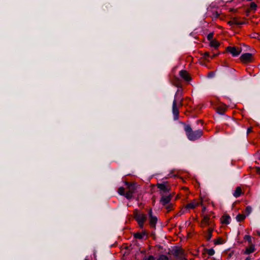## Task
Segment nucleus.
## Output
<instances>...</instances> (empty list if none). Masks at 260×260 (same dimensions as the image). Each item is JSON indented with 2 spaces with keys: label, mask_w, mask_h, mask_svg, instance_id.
Listing matches in <instances>:
<instances>
[{
  "label": "nucleus",
  "mask_w": 260,
  "mask_h": 260,
  "mask_svg": "<svg viewBox=\"0 0 260 260\" xmlns=\"http://www.w3.org/2000/svg\"><path fill=\"white\" fill-rule=\"evenodd\" d=\"M175 86L179 87L175 95L172 105V112L174 120H178L179 117V108L183 105L182 89L180 87V82L178 80L176 82H172Z\"/></svg>",
  "instance_id": "obj_1"
},
{
  "label": "nucleus",
  "mask_w": 260,
  "mask_h": 260,
  "mask_svg": "<svg viewBox=\"0 0 260 260\" xmlns=\"http://www.w3.org/2000/svg\"><path fill=\"white\" fill-rule=\"evenodd\" d=\"M126 185V190L125 192V188L123 187H120L118 189V192L121 196H124L126 199H130L133 197V193L136 189V185L134 183H130L127 182H125Z\"/></svg>",
  "instance_id": "obj_2"
},
{
  "label": "nucleus",
  "mask_w": 260,
  "mask_h": 260,
  "mask_svg": "<svg viewBox=\"0 0 260 260\" xmlns=\"http://www.w3.org/2000/svg\"><path fill=\"white\" fill-rule=\"evenodd\" d=\"M184 130L188 139L190 141H195L199 139L203 134L202 129L193 131L189 125H187L185 126Z\"/></svg>",
  "instance_id": "obj_3"
},
{
  "label": "nucleus",
  "mask_w": 260,
  "mask_h": 260,
  "mask_svg": "<svg viewBox=\"0 0 260 260\" xmlns=\"http://www.w3.org/2000/svg\"><path fill=\"white\" fill-rule=\"evenodd\" d=\"M134 216L139 226L141 228H143L144 222L147 219V215L138 210H135L134 212Z\"/></svg>",
  "instance_id": "obj_4"
},
{
  "label": "nucleus",
  "mask_w": 260,
  "mask_h": 260,
  "mask_svg": "<svg viewBox=\"0 0 260 260\" xmlns=\"http://www.w3.org/2000/svg\"><path fill=\"white\" fill-rule=\"evenodd\" d=\"M211 214H213V212H211L210 214H205L203 215V218L201 222V226L202 228H204L206 226H210V227H213L214 226L213 218L214 216L211 218Z\"/></svg>",
  "instance_id": "obj_5"
},
{
  "label": "nucleus",
  "mask_w": 260,
  "mask_h": 260,
  "mask_svg": "<svg viewBox=\"0 0 260 260\" xmlns=\"http://www.w3.org/2000/svg\"><path fill=\"white\" fill-rule=\"evenodd\" d=\"M202 203V201L200 202L197 200L192 201L190 203L187 204L183 209H182V210L180 211L179 215H181V214L187 212V210L194 209L197 207L199 206L200 204L203 206Z\"/></svg>",
  "instance_id": "obj_6"
},
{
  "label": "nucleus",
  "mask_w": 260,
  "mask_h": 260,
  "mask_svg": "<svg viewBox=\"0 0 260 260\" xmlns=\"http://www.w3.org/2000/svg\"><path fill=\"white\" fill-rule=\"evenodd\" d=\"M156 186L157 188L159 189V193L160 195L169 193L170 187L167 183H158Z\"/></svg>",
  "instance_id": "obj_7"
},
{
  "label": "nucleus",
  "mask_w": 260,
  "mask_h": 260,
  "mask_svg": "<svg viewBox=\"0 0 260 260\" xmlns=\"http://www.w3.org/2000/svg\"><path fill=\"white\" fill-rule=\"evenodd\" d=\"M226 51L230 53L233 56H237L240 54L241 49L239 47H236L235 46H229L226 48Z\"/></svg>",
  "instance_id": "obj_8"
},
{
  "label": "nucleus",
  "mask_w": 260,
  "mask_h": 260,
  "mask_svg": "<svg viewBox=\"0 0 260 260\" xmlns=\"http://www.w3.org/2000/svg\"><path fill=\"white\" fill-rule=\"evenodd\" d=\"M240 59L244 63L250 62L252 60V54L249 53H244L241 55Z\"/></svg>",
  "instance_id": "obj_9"
},
{
  "label": "nucleus",
  "mask_w": 260,
  "mask_h": 260,
  "mask_svg": "<svg viewBox=\"0 0 260 260\" xmlns=\"http://www.w3.org/2000/svg\"><path fill=\"white\" fill-rule=\"evenodd\" d=\"M171 199L172 196L170 193L161 195L160 203L162 206H165L170 203Z\"/></svg>",
  "instance_id": "obj_10"
},
{
  "label": "nucleus",
  "mask_w": 260,
  "mask_h": 260,
  "mask_svg": "<svg viewBox=\"0 0 260 260\" xmlns=\"http://www.w3.org/2000/svg\"><path fill=\"white\" fill-rule=\"evenodd\" d=\"M179 75L181 78L185 81H188L190 80V77L189 74L186 71L181 70L179 72Z\"/></svg>",
  "instance_id": "obj_11"
},
{
  "label": "nucleus",
  "mask_w": 260,
  "mask_h": 260,
  "mask_svg": "<svg viewBox=\"0 0 260 260\" xmlns=\"http://www.w3.org/2000/svg\"><path fill=\"white\" fill-rule=\"evenodd\" d=\"M228 24L230 26H233V25H242L245 23L244 22L239 21L237 18L234 17L231 20L228 21Z\"/></svg>",
  "instance_id": "obj_12"
},
{
  "label": "nucleus",
  "mask_w": 260,
  "mask_h": 260,
  "mask_svg": "<svg viewBox=\"0 0 260 260\" xmlns=\"http://www.w3.org/2000/svg\"><path fill=\"white\" fill-rule=\"evenodd\" d=\"M231 220L230 216L228 215H224L221 218V222L223 224H228L230 223Z\"/></svg>",
  "instance_id": "obj_13"
},
{
  "label": "nucleus",
  "mask_w": 260,
  "mask_h": 260,
  "mask_svg": "<svg viewBox=\"0 0 260 260\" xmlns=\"http://www.w3.org/2000/svg\"><path fill=\"white\" fill-rule=\"evenodd\" d=\"M243 193L242 189L240 186L236 188L235 190L234 191L233 194L235 198L239 197Z\"/></svg>",
  "instance_id": "obj_14"
},
{
  "label": "nucleus",
  "mask_w": 260,
  "mask_h": 260,
  "mask_svg": "<svg viewBox=\"0 0 260 260\" xmlns=\"http://www.w3.org/2000/svg\"><path fill=\"white\" fill-rule=\"evenodd\" d=\"M157 221V218L156 216H153L149 218V224L150 225L154 228Z\"/></svg>",
  "instance_id": "obj_15"
},
{
  "label": "nucleus",
  "mask_w": 260,
  "mask_h": 260,
  "mask_svg": "<svg viewBox=\"0 0 260 260\" xmlns=\"http://www.w3.org/2000/svg\"><path fill=\"white\" fill-rule=\"evenodd\" d=\"M175 255L179 257L180 260H183L185 258V255L181 250H177L175 252Z\"/></svg>",
  "instance_id": "obj_16"
},
{
  "label": "nucleus",
  "mask_w": 260,
  "mask_h": 260,
  "mask_svg": "<svg viewBox=\"0 0 260 260\" xmlns=\"http://www.w3.org/2000/svg\"><path fill=\"white\" fill-rule=\"evenodd\" d=\"M219 43L216 40H211L210 41V45L211 47L217 49L219 46Z\"/></svg>",
  "instance_id": "obj_17"
},
{
  "label": "nucleus",
  "mask_w": 260,
  "mask_h": 260,
  "mask_svg": "<svg viewBox=\"0 0 260 260\" xmlns=\"http://www.w3.org/2000/svg\"><path fill=\"white\" fill-rule=\"evenodd\" d=\"M227 109V107L225 105H221L218 107V112L220 114H223Z\"/></svg>",
  "instance_id": "obj_18"
},
{
  "label": "nucleus",
  "mask_w": 260,
  "mask_h": 260,
  "mask_svg": "<svg viewBox=\"0 0 260 260\" xmlns=\"http://www.w3.org/2000/svg\"><path fill=\"white\" fill-rule=\"evenodd\" d=\"M255 250V248H254V246L253 245H251L250 246H249V247H247L245 252H244V253L245 254H249L250 253H251L252 252H253Z\"/></svg>",
  "instance_id": "obj_19"
},
{
  "label": "nucleus",
  "mask_w": 260,
  "mask_h": 260,
  "mask_svg": "<svg viewBox=\"0 0 260 260\" xmlns=\"http://www.w3.org/2000/svg\"><path fill=\"white\" fill-rule=\"evenodd\" d=\"M165 207V208L167 210L168 212L171 211L173 210L174 209V205L172 203H169V204H167V205H165L164 206Z\"/></svg>",
  "instance_id": "obj_20"
},
{
  "label": "nucleus",
  "mask_w": 260,
  "mask_h": 260,
  "mask_svg": "<svg viewBox=\"0 0 260 260\" xmlns=\"http://www.w3.org/2000/svg\"><path fill=\"white\" fill-rule=\"evenodd\" d=\"M145 236V233H136L134 234L135 238L137 239H142Z\"/></svg>",
  "instance_id": "obj_21"
},
{
  "label": "nucleus",
  "mask_w": 260,
  "mask_h": 260,
  "mask_svg": "<svg viewBox=\"0 0 260 260\" xmlns=\"http://www.w3.org/2000/svg\"><path fill=\"white\" fill-rule=\"evenodd\" d=\"M213 231V227H210L208 230V233H207V237H206V238L208 240H210V239L212 237V233Z\"/></svg>",
  "instance_id": "obj_22"
},
{
  "label": "nucleus",
  "mask_w": 260,
  "mask_h": 260,
  "mask_svg": "<svg viewBox=\"0 0 260 260\" xmlns=\"http://www.w3.org/2000/svg\"><path fill=\"white\" fill-rule=\"evenodd\" d=\"M245 217H246L245 215L242 214H239L236 216V219L238 221L240 222V221L244 220L245 219Z\"/></svg>",
  "instance_id": "obj_23"
},
{
  "label": "nucleus",
  "mask_w": 260,
  "mask_h": 260,
  "mask_svg": "<svg viewBox=\"0 0 260 260\" xmlns=\"http://www.w3.org/2000/svg\"><path fill=\"white\" fill-rule=\"evenodd\" d=\"M217 54H213L212 56H210L209 53L208 52H206L204 53L203 57L206 59L207 60L208 58L210 57L211 58H213L215 56H217Z\"/></svg>",
  "instance_id": "obj_24"
},
{
  "label": "nucleus",
  "mask_w": 260,
  "mask_h": 260,
  "mask_svg": "<svg viewBox=\"0 0 260 260\" xmlns=\"http://www.w3.org/2000/svg\"><path fill=\"white\" fill-rule=\"evenodd\" d=\"M157 260H169L168 257L164 254L160 255Z\"/></svg>",
  "instance_id": "obj_25"
},
{
  "label": "nucleus",
  "mask_w": 260,
  "mask_h": 260,
  "mask_svg": "<svg viewBox=\"0 0 260 260\" xmlns=\"http://www.w3.org/2000/svg\"><path fill=\"white\" fill-rule=\"evenodd\" d=\"M250 7L251 10H255L257 8V5L255 3L252 2L250 3Z\"/></svg>",
  "instance_id": "obj_26"
},
{
  "label": "nucleus",
  "mask_w": 260,
  "mask_h": 260,
  "mask_svg": "<svg viewBox=\"0 0 260 260\" xmlns=\"http://www.w3.org/2000/svg\"><path fill=\"white\" fill-rule=\"evenodd\" d=\"M251 37L260 40V35L258 33H253L252 34H251Z\"/></svg>",
  "instance_id": "obj_27"
},
{
  "label": "nucleus",
  "mask_w": 260,
  "mask_h": 260,
  "mask_svg": "<svg viewBox=\"0 0 260 260\" xmlns=\"http://www.w3.org/2000/svg\"><path fill=\"white\" fill-rule=\"evenodd\" d=\"M213 36H214V33L210 32L207 36V39L210 41L211 40H213Z\"/></svg>",
  "instance_id": "obj_28"
},
{
  "label": "nucleus",
  "mask_w": 260,
  "mask_h": 260,
  "mask_svg": "<svg viewBox=\"0 0 260 260\" xmlns=\"http://www.w3.org/2000/svg\"><path fill=\"white\" fill-rule=\"evenodd\" d=\"M251 208L250 206H247L245 209V212L247 213V215H248L251 213Z\"/></svg>",
  "instance_id": "obj_29"
},
{
  "label": "nucleus",
  "mask_w": 260,
  "mask_h": 260,
  "mask_svg": "<svg viewBox=\"0 0 260 260\" xmlns=\"http://www.w3.org/2000/svg\"><path fill=\"white\" fill-rule=\"evenodd\" d=\"M207 253L209 255L211 256L214 254L215 251L213 249L211 248L208 250Z\"/></svg>",
  "instance_id": "obj_30"
},
{
  "label": "nucleus",
  "mask_w": 260,
  "mask_h": 260,
  "mask_svg": "<svg viewBox=\"0 0 260 260\" xmlns=\"http://www.w3.org/2000/svg\"><path fill=\"white\" fill-rule=\"evenodd\" d=\"M155 257L152 255H149L148 257H146L144 258V260H154Z\"/></svg>",
  "instance_id": "obj_31"
},
{
  "label": "nucleus",
  "mask_w": 260,
  "mask_h": 260,
  "mask_svg": "<svg viewBox=\"0 0 260 260\" xmlns=\"http://www.w3.org/2000/svg\"><path fill=\"white\" fill-rule=\"evenodd\" d=\"M148 213H149V218L153 216L152 215V209H150L149 210Z\"/></svg>",
  "instance_id": "obj_32"
},
{
  "label": "nucleus",
  "mask_w": 260,
  "mask_h": 260,
  "mask_svg": "<svg viewBox=\"0 0 260 260\" xmlns=\"http://www.w3.org/2000/svg\"><path fill=\"white\" fill-rule=\"evenodd\" d=\"M251 132H252V128L251 127H249L247 129V134H249Z\"/></svg>",
  "instance_id": "obj_33"
},
{
  "label": "nucleus",
  "mask_w": 260,
  "mask_h": 260,
  "mask_svg": "<svg viewBox=\"0 0 260 260\" xmlns=\"http://www.w3.org/2000/svg\"><path fill=\"white\" fill-rule=\"evenodd\" d=\"M245 239H247L248 240H251V237H250V236L247 235V236H245Z\"/></svg>",
  "instance_id": "obj_34"
},
{
  "label": "nucleus",
  "mask_w": 260,
  "mask_h": 260,
  "mask_svg": "<svg viewBox=\"0 0 260 260\" xmlns=\"http://www.w3.org/2000/svg\"><path fill=\"white\" fill-rule=\"evenodd\" d=\"M206 208L205 206H203V208H202V212H204L206 211Z\"/></svg>",
  "instance_id": "obj_35"
},
{
  "label": "nucleus",
  "mask_w": 260,
  "mask_h": 260,
  "mask_svg": "<svg viewBox=\"0 0 260 260\" xmlns=\"http://www.w3.org/2000/svg\"><path fill=\"white\" fill-rule=\"evenodd\" d=\"M250 259H251L250 257L248 256L247 257H246V258L245 260H250Z\"/></svg>",
  "instance_id": "obj_36"
},
{
  "label": "nucleus",
  "mask_w": 260,
  "mask_h": 260,
  "mask_svg": "<svg viewBox=\"0 0 260 260\" xmlns=\"http://www.w3.org/2000/svg\"><path fill=\"white\" fill-rule=\"evenodd\" d=\"M212 74H213L212 73H210L209 74L208 76L209 77H211V76H212Z\"/></svg>",
  "instance_id": "obj_37"
},
{
  "label": "nucleus",
  "mask_w": 260,
  "mask_h": 260,
  "mask_svg": "<svg viewBox=\"0 0 260 260\" xmlns=\"http://www.w3.org/2000/svg\"><path fill=\"white\" fill-rule=\"evenodd\" d=\"M257 234L258 236H259L260 237V232L259 231H257Z\"/></svg>",
  "instance_id": "obj_38"
},
{
  "label": "nucleus",
  "mask_w": 260,
  "mask_h": 260,
  "mask_svg": "<svg viewBox=\"0 0 260 260\" xmlns=\"http://www.w3.org/2000/svg\"><path fill=\"white\" fill-rule=\"evenodd\" d=\"M84 260H87V259H85Z\"/></svg>",
  "instance_id": "obj_39"
}]
</instances>
